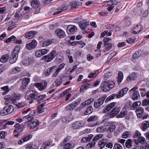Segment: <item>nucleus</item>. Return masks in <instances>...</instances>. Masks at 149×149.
Returning a JSON list of instances; mask_svg holds the SVG:
<instances>
[{
	"label": "nucleus",
	"instance_id": "nucleus-20",
	"mask_svg": "<svg viewBox=\"0 0 149 149\" xmlns=\"http://www.w3.org/2000/svg\"><path fill=\"white\" fill-rule=\"evenodd\" d=\"M57 35L60 38H62L65 36V33L64 31L61 29H58L56 31Z\"/></svg>",
	"mask_w": 149,
	"mask_h": 149
},
{
	"label": "nucleus",
	"instance_id": "nucleus-6",
	"mask_svg": "<svg viewBox=\"0 0 149 149\" xmlns=\"http://www.w3.org/2000/svg\"><path fill=\"white\" fill-rule=\"evenodd\" d=\"M78 6L77 2L75 1H73L70 2L67 6H66L64 4H62L61 10H66L70 8V9H73L76 8Z\"/></svg>",
	"mask_w": 149,
	"mask_h": 149
},
{
	"label": "nucleus",
	"instance_id": "nucleus-1",
	"mask_svg": "<svg viewBox=\"0 0 149 149\" xmlns=\"http://www.w3.org/2000/svg\"><path fill=\"white\" fill-rule=\"evenodd\" d=\"M115 86L114 82L112 81H108L102 82L101 85L102 90L104 92L109 91Z\"/></svg>",
	"mask_w": 149,
	"mask_h": 149
},
{
	"label": "nucleus",
	"instance_id": "nucleus-4",
	"mask_svg": "<svg viewBox=\"0 0 149 149\" xmlns=\"http://www.w3.org/2000/svg\"><path fill=\"white\" fill-rule=\"evenodd\" d=\"M57 52L55 50L52 51L48 54L43 56L42 60H44L46 62H49L52 61L57 55Z\"/></svg>",
	"mask_w": 149,
	"mask_h": 149
},
{
	"label": "nucleus",
	"instance_id": "nucleus-11",
	"mask_svg": "<svg viewBox=\"0 0 149 149\" xmlns=\"http://www.w3.org/2000/svg\"><path fill=\"white\" fill-rule=\"evenodd\" d=\"M142 26L140 24H137L132 30L131 32L134 34L139 33L142 30Z\"/></svg>",
	"mask_w": 149,
	"mask_h": 149
},
{
	"label": "nucleus",
	"instance_id": "nucleus-26",
	"mask_svg": "<svg viewBox=\"0 0 149 149\" xmlns=\"http://www.w3.org/2000/svg\"><path fill=\"white\" fill-rule=\"evenodd\" d=\"M9 57L10 55L8 54L3 56L1 58V62L3 63L6 62L8 61Z\"/></svg>",
	"mask_w": 149,
	"mask_h": 149
},
{
	"label": "nucleus",
	"instance_id": "nucleus-29",
	"mask_svg": "<svg viewBox=\"0 0 149 149\" xmlns=\"http://www.w3.org/2000/svg\"><path fill=\"white\" fill-rule=\"evenodd\" d=\"M30 79L28 78H24L22 80V87L23 88H25L26 87V85L28 84L29 82Z\"/></svg>",
	"mask_w": 149,
	"mask_h": 149
},
{
	"label": "nucleus",
	"instance_id": "nucleus-28",
	"mask_svg": "<svg viewBox=\"0 0 149 149\" xmlns=\"http://www.w3.org/2000/svg\"><path fill=\"white\" fill-rule=\"evenodd\" d=\"M132 141L130 139H128L125 142V145L126 148H130L132 147Z\"/></svg>",
	"mask_w": 149,
	"mask_h": 149
},
{
	"label": "nucleus",
	"instance_id": "nucleus-36",
	"mask_svg": "<svg viewBox=\"0 0 149 149\" xmlns=\"http://www.w3.org/2000/svg\"><path fill=\"white\" fill-rule=\"evenodd\" d=\"M4 99L6 100L5 102V104L12 103V101L11 99V96L10 95H8L5 96L4 97Z\"/></svg>",
	"mask_w": 149,
	"mask_h": 149
},
{
	"label": "nucleus",
	"instance_id": "nucleus-56",
	"mask_svg": "<svg viewBox=\"0 0 149 149\" xmlns=\"http://www.w3.org/2000/svg\"><path fill=\"white\" fill-rule=\"evenodd\" d=\"M81 99L79 98L74 102H73L72 103L74 106L76 107L80 103L81 101Z\"/></svg>",
	"mask_w": 149,
	"mask_h": 149
},
{
	"label": "nucleus",
	"instance_id": "nucleus-61",
	"mask_svg": "<svg viewBox=\"0 0 149 149\" xmlns=\"http://www.w3.org/2000/svg\"><path fill=\"white\" fill-rule=\"evenodd\" d=\"M40 50L42 54V56L46 54L49 52V49H40Z\"/></svg>",
	"mask_w": 149,
	"mask_h": 149
},
{
	"label": "nucleus",
	"instance_id": "nucleus-35",
	"mask_svg": "<svg viewBox=\"0 0 149 149\" xmlns=\"http://www.w3.org/2000/svg\"><path fill=\"white\" fill-rule=\"evenodd\" d=\"M45 96H46V95L45 94L38 95L36 98V100L37 101L38 103H41V101L42 100Z\"/></svg>",
	"mask_w": 149,
	"mask_h": 149
},
{
	"label": "nucleus",
	"instance_id": "nucleus-59",
	"mask_svg": "<svg viewBox=\"0 0 149 149\" xmlns=\"http://www.w3.org/2000/svg\"><path fill=\"white\" fill-rule=\"evenodd\" d=\"M32 137V136L31 134L29 135H26L25 136L23 139H24V141H26L30 139Z\"/></svg>",
	"mask_w": 149,
	"mask_h": 149
},
{
	"label": "nucleus",
	"instance_id": "nucleus-52",
	"mask_svg": "<svg viewBox=\"0 0 149 149\" xmlns=\"http://www.w3.org/2000/svg\"><path fill=\"white\" fill-rule=\"evenodd\" d=\"M130 133L129 131H127L124 133L122 135V137L123 138H126L129 137Z\"/></svg>",
	"mask_w": 149,
	"mask_h": 149
},
{
	"label": "nucleus",
	"instance_id": "nucleus-27",
	"mask_svg": "<svg viewBox=\"0 0 149 149\" xmlns=\"http://www.w3.org/2000/svg\"><path fill=\"white\" fill-rule=\"evenodd\" d=\"M20 96L19 95H17L15 93H14L13 95L11 97V99L12 101V103L14 104H15L17 102L16 101L19 99Z\"/></svg>",
	"mask_w": 149,
	"mask_h": 149
},
{
	"label": "nucleus",
	"instance_id": "nucleus-3",
	"mask_svg": "<svg viewBox=\"0 0 149 149\" xmlns=\"http://www.w3.org/2000/svg\"><path fill=\"white\" fill-rule=\"evenodd\" d=\"M20 49L19 45L16 46L14 49V50L12 52L11 55L9 60L10 62L13 64L17 60L18 57V53L19 52Z\"/></svg>",
	"mask_w": 149,
	"mask_h": 149
},
{
	"label": "nucleus",
	"instance_id": "nucleus-55",
	"mask_svg": "<svg viewBox=\"0 0 149 149\" xmlns=\"http://www.w3.org/2000/svg\"><path fill=\"white\" fill-rule=\"evenodd\" d=\"M113 149H123V147L120 144L116 143L114 145Z\"/></svg>",
	"mask_w": 149,
	"mask_h": 149
},
{
	"label": "nucleus",
	"instance_id": "nucleus-22",
	"mask_svg": "<svg viewBox=\"0 0 149 149\" xmlns=\"http://www.w3.org/2000/svg\"><path fill=\"white\" fill-rule=\"evenodd\" d=\"M94 100V99L92 98L88 99L87 100L81 104L80 106L81 107L83 108L84 106L90 104L93 102Z\"/></svg>",
	"mask_w": 149,
	"mask_h": 149
},
{
	"label": "nucleus",
	"instance_id": "nucleus-53",
	"mask_svg": "<svg viewBox=\"0 0 149 149\" xmlns=\"http://www.w3.org/2000/svg\"><path fill=\"white\" fill-rule=\"evenodd\" d=\"M41 52L40 50L36 51L35 53V55L36 56L38 57H40L42 56Z\"/></svg>",
	"mask_w": 149,
	"mask_h": 149
},
{
	"label": "nucleus",
	"instance_id": "nucleus-13",
	"mask_svg": "<svg viewBox=\"0 0 149 149\" xmlns=\"http://www.w3.org/2000/svg\"><path fill=\"white\" fill-rule=\"evenodd\" d=\"M108 142V140L106 139H102L99 141L98 145L100 149H102Z\"/></svg>",
	"mask_w": 149,
	"mask_h": 149
},
{
	"label": "nucleus",
	"instance_id": "nucleus-12",
	"mask_svg": "<svg viewBox=\"0 0 149 149\" xmlns=\"http://www.w3.org/2000/svg\"><path fill=\"white\" fill-rule=\"evenodd\" d=\"M128 90V88H125L120 90L117 94V98H119L123 97L127 93Z\"/></svg>",
	"mask_w": 149,
	"mask_h": 149
},
{
	"label": "nucleus",
	"instance_id": "nucleus-5",
	"mask_svg": "<svg viewBox=\"0 0 149 149\" xmlns=\"http://www.w3.org/2000/svg\"><path fill=\"white\" fill-rule=\"evenodd\" d=\"M14 110L13 107L10 105L5 107L3 110L0 112V114L2 116H4L10 114Z\"/></svg>",
	"mask_w": 149,
	"mask_h": 149
},
{
	"label": "nucleus",
	"instance_id": "nucleus-19",
	"mask_svg": "<svg viewBox=\"0 0 149 149\" xmlns=\"http://www.w3.org/2000/svg\"><path fill=\"white\" fill-rule=\"evenodd\" d=\"M55 42L56 40L54 39L47 40L43 43L42 46L43 47H46L51 44L54 43Z\"/></svg>",
	"mask_w": 149,
	"mask_h": 149
},
{
	"label": "nucleus",
	"instance_id": "nucleus-60",
	"mask_svg": "<svg viewBox=\"0 0 149 149\" xmlns=\"http://www.w3.org/2000/svg\"><path fill=\"white\" fill-rule=\"evenodd\" d=\"M144 106H147L149 105V99H144L142 102Z\"/></svg>",
	"mask_w": 149,
	"mask_h": 149
},
{
	"label": "nucleus",
	"instance_id": "nucleus-38",
	"mask_svg": "<svg viewBox=\"0 0 149 149\" xmlns=\"http://www.w3.org/2000/svg\"><path fill=\"white\" fill-rule=\"evenodd\" d=\"M39 122L37 120H35L34 121L32 122L31 124V128H33L38 126Z\"/></svg>",
	"mask_w": 149,
	"mask_h": 149
},
{
	"label": "nucleus",
	"instance_id": "nucleus-30",
	"mask_svg": "<svg viewBox=\"0 0 149 149\" xmlns=\"http://www.w3.org/2000/svg\"><path fill=\"white\" fill-rule=\"evenodd\" d=\"M102 122L103 123L104 126L106 127H109L110 125L113 124V122L110 121L107 119L103 120Z\"/></svg>",
	"mask_w": 149,
	"mask_h": 149
},
{
	"label": "nucleus",
	"instance_id": "nucleus-24",
	"mask_svg": "<svg viewBox=\"0 0 149 149\" xmlns=\"http://www.w3.org/2000/svg\"><path fill=\"white\" fill-rule=\"evenodd\" d=\"M36 33L35 31H30L25 34V37L28 39H30L32 38Z\"/></svg>",
	"mask_w": 149,
	"mask_h": 149
},
{
	"label": "nucleus",
	"instance_id": "nucleus-62",
	"mask_svg": "<svg viewBox=\"0 0 149 149\" xmlns=\"http://www.w3.org/2000/svg\"><path fill=\"white\" fill-rule=\"evenodd\" d=\"M143 148L144 149H149V142L144 143L143 146Z\"/></svg>",
	"mask_w": 149,
	"mask_h": 149
},
{
	"label": "nucleus",
	"instance_id": "nucleus-33",
	"mask_svg": "<svg viewBox=\"0 0 149 149\" xmlns=\"http://www.w3.org/2000/svg\"><path fill=\"white\" fill-rule=\"evenodd\" d=\"M104 52L109 50L112 47V45L111 43H108L104 44Z\"/></svg>",
	"mask_w": 149,
	"mask_h": 149
},
{
	"label": "nucleus",
	"instance_id": "nucleus-25",
	"mask_svg": "<svg viewBox=\"0 0 149 149\" xmlns=\"http://www.w3.org/2000/svg\"><path fill=\"white\" fill-rule=\"evenodd\" d=\"M149 127V122L148 121H144L141 125L142 129L143 131H145Z\"/></svg>",
	"mask_w": 149,
	"mask_h": 149
},
{
	"label": "nucleus",
	"instance_id": "nucleus-41",
	"mask_svg": "<svg viewBox=\"0 0 149 149\" xmlns=\"http://www.w3.org/2000/svg\"><path fill=\"white\" fill-rule=\"evenodd\" d=\"M140 96L139 94L138 91L135 92L134 93L133 95H132V100H135L138 99V97Z\"/></svg>",
	"mask_w": 149,
	"mask_h": 149
},
{
	"label": "nucleus",
	"instance_id": "nucleus-49",
	"mask_svg": "<svg viewBox=\"0 0 149 149\" xmlns=\"http://www.w3.org/2000/svg\"><path fill=\"white\" fill-rule=\"evenodd\" d=\"M37 112L38 113H41L44 112V108L41 106H39L37 107Z\"/></svg>",
	"mask_w": 149,
	"mask_h": 149
},
{
	"label": "nucleus",
	"instance_id": "nucleus-58",
	"mask_svg": "<svg viewBox=\"0 0 149 149\" xmlns=\"http://www.w3.org/2000/svg\"><path fill=\"white\" fill-rule=\"evenodd\" d=\"M97 119V117L96 116H91L90 117H89L88 119H87V121L88 122H90V121H93L95 120H96Z\"/></svg>",
	"mask_w": 149,
	"mask_h": 149
},
{
	"label": "nucleus",
	"instance_id": "nucleus-64",
	"mask_svg": "<svg viewBox=\"0 0 149 149\" xmlns=\"http://www.w3.org/2000/svg\"><path fill=\"white\" fill-rule=\"evenodd\" d=\"M35 146L31 144H28L26 146L27 149H36L34 148Z\"/></svg>",
	"mask_w": 149,
	"mask_h": 149
},
{
	"label": "nucleus",
	"instance_id": "nucleus-45",
	"mask_svg": "<svg viewBox=\"0 0 149 149\" xmlns=\"http://www.w3.org/2000/svg\"><path fill=\"white\" fill-rule=\"evenodd\" d=\"M127 111L126 110L122 111L117 116H118L119 118H123L127 114Z\"/></svg>",
	"mask_w": 149,
	"mask_h": 149
},
{
	"label": "nucleus",
	"instance_id": "nucleus-17",
	"mask_svg": "<svg viewBox=\"0 0 149 149\" xmlns=\"http://www.w3.org/2000/svg\"><path fill=\"white\" fill-rule=\"evenodd\" d=\"M36 112L35 110H33L31 111L28 115H25V116H24L23 118L27 119H30L31 120H32L34 118L33 116L35 115Z\"/></svg>",
	"mask_w": 149,
	"mask_h": 149
},
{
	"label": "nucleus",
	"instance_id": "nucleus-47",
	"mask_svg": "<svg viewBox=\"0 0 149 149\" xmlns=\"http://www.w3.org/2000/svg\"><path fill=\"white\" fill-rule=\"evenodd\" d=\"M16 38L15 36H13L10 38L7 39L5 40V42L6 43H8L12 40H14Z\"/></svg>",
	"mask_w": 149,
	"mask_h": 149
},
{
	"label": "nucleus",
	"instance_id": "nucleus-32",
	"mask_svg": "<svg viewBox=\"0 0 149 149\" xmlns=\"http://www.w3.org/2000/svg\"><path fill=\"white\" fill-rule=\"evenodd\" d=\"M99 72L98 70H96L94 72H90L88 75V78H93L95 77L98 74Z\"/></svg>",
	"mask_w": 149,
	"mask_h": 149
},
{
	"label": "nucleus",
	"instance_id": "nucleus-39",
	"mask_svg": "<svg viewBox=\"0 0 149 149\" xmlns=\"http://www.w3.org/2000/svg\"><path fill=\"white\" fill-rule=\"evenodd\" d=\"M33 61V58H26L25 61L23 63H24V65H28L30 64Z\"/></svg>",
	"mask_w": 149,
	"mask_h": 149
},
{
	"label": "nucleus",
	"instance_id": "nucleus-18",
	"mask_svg": "<svg viewBox=\"0 0 149 149\" xmlns=\"http://www.w3.org/2000/svg\"><path fill=\"white\" fill-rule=\"evenodd\" d=\"M15 129L14 131V133H20L23 130V126L22 125H20L19 123L16 124L15 126Z\"/></svg>",
	"mask_w": 149,
	"mask_h": 149
},
{
	"label": "nucleus",
	"instance_id": "nucleus-10",
	"mask_svg": "<svg viewBox=\"0 0 149 149\" xmlns=\"http://www.w3.org/2000/svg\"><path fill=\"white\" fill-rule=\"evenodd\" d=\"M120 108L119 107H116L113 108L109 115L111 118H113L115 117L120 111Z\"/></svg>",
	"mask_w": 149,
	"mask_h": 149
},
{
	"label": "nucleus",
	"instance_id": "nucleus-7",
	"mask_svg": "<svg viewBox=\"0 0 149 149\" xmlns=\"http://www.w3.org/2000/svg\"><path fill=\"white\" fill-rule=\"evenodd\" d=\"M106 97L107 96L105 95L101 97L97 101H95L94 104V107L95 108H99L103 104Z\"/></svg>",
	"mask_w": 149,
	"mask_h": 149
},
{
	"label": "nucleus",
	"instance_id": "nucleus-14",
	"mask_svg": "<svg viewBox=\"0 0 149 149\" xmlns=\"http://www.w3.org/2000/svg\"><path fill=\"white\" fill-rule=\"evenodd\" d=\"M89 22H86L85 21H81L79 22V26L81 29L85 30L89 25Z\"/></svg>",
	"mask_w": 149,
	"mask_h": 149
},
{
	"label": "nucleus",
	"instance_id": "nucleus-46",
	"mask_svg": "<svg viewBox=\"0 0 149 149\" xmlns=\"http://www.w3.org/2000/svg\"><path fill=\"white\" fill-rule=\"evenodd\" d=\"M95 142L94 141H93L91 143H88L86 146V147L87 148H91L95 146Z\"/></svg>",
	"mask_w": 149,
	"mask_h": 149
},
{
	"label": "nucleus",
	"instance_id": "nucleus-43",
	"mask_svg": "<svg viewBox=\"0 0 149 149\" xmlns=\"http://www.w3.org/2000/svg\"><path fill=\"white\" fill-rule=\"evenodd\" d=\"M123 75L122 73H118V78L117 79V82L118 84L120 83L123 80Z\"/></svg>",
	"mask_w": 149,
	"mask_h": 149
},
{
	"label": "nucleus",
	"instance_id": "nucleus-16",
	"mask_svg": "<svg viewBox=\"0 0 149 149\" xmlns=\"http://www.w3.org/2000/svg\"><path fill=\"white\" fill-rule=\"evenodd\" d=\"M82 124L81 121H76L72 124V127L74 129H79L82 127Z\"/></svg>",
	"mask_w": 149,
	"mask_h": 149
},
{
	"label": "nucleus",
	"instance_id": "nucleus-37",
	"mask_svg": "<svg viewBox=\"0 0 149 149\" xmlns=\"http://www.w3.org/2000/svg\"><path fill=\"white\" fill-rule=\"evenodd\" d=\"M14 104L18 109L19 108L22 107L26 105L25 103L24 102H17Z\"/></svg>",
	"mask_w": 149,
	"mask_h": 149
},
{
	"label": "nucleus",
	"instance_id": "nucleus-31",
	"mask_svg": "<svg viewBox=\"0 0 149 149\" xmlns=\"http://www.w3.org/2000/svg\"><path fill=\"white\" fill-rule=\"evenodd\" d=\"M31 6L33 8L38 7L40 6V2L37 0H33L31 3Z\"/></svg>",
	"mask_w": 149,
	"mask_h": 149
},
{
	"label": "nucleus",
	"instance_id": "nucleus-42",
	"mask_svg": "<svg viewBox=\"0 0 149 149\" xmlns=\"http://www.w3.org/2000/svg\"><path fill=\"white\" fill-rule=\"evenodd\" d=\"M93 111L92 107L90 106L84 112V114L85 115H88L91 113Z\"/></svg>",
	"mask_w": 149,
	"mask_h": 149
},
{
	"label": "nucleus",
	"instance_id": "nucleus-44",
	"mask_svg": "<svg viewBox=\"0 0 149 149\" xmlns=\"http://www.w3.org/2000/svg\"><path fill=\"white\" fill-rule=\"evenodd\" d=\"M50 142H45L42 145L40 149H47V147L50 146Z\"/></svg>",
	"mask_w": 149,
	"mask_h": 149
},
{
	"label": "nucleus",
	"instance_id": "nucleus-51",
	"mask_svg": "<svg viewBox=\"0 0 149 149\" xmlns=\"http://www.w3.org/2000/svg\"><path fill=\"white\" fill-rule=\"evenodd\" d=\"M102 136V134H98L95 136L93 139V141H94L95 142L97 141L101 138Z\"/></svg>",
	"mask_w": 149,
	"mask_h": 149
},
{
	"label": "nucleus",
	"instance_id": "nucleus-63",
	"mask_svg": "<svg viewBox=\"0 0 149 149\" xmlns=\"http://www.w3.org/2000/svg\"><path fill=\"white\" fill-rule=\"evenodd\" d=\"M111 75V73L110 72L105 73L104 74V79L106 80L107 78H109Z\"/></svg>",
	"mask_w": 149,
	"mask_h": 149
},
{
	"label": "nucleus",
	"instance_id": "nucleus-2",
	"mask_svg": "<svg viewBox=\"0 0 149 149\" xmlns=\"http://www.w3.org/2000/svg\"><path fill=\"white\" fill-rule=\"evenodd\" d=\"M38 93L35 91H29L27 92L25 95V98L30 101L29 103L31 104L34 100L37 97Z\"/></svg>",
	"mask_w": 149,
	"mask_h": 149
},
{
	"label": "nucleus",
	"instance_id": "nucleus-23",
	"mask_svg": "<svg viewBox=\"0 0 149 149\" xmlns=\"http://www.w3.org/2000/svg\"><path fill=\"white\" fill-rule=\"evenodd\" d=\"M135 112L138 117H141L144 112L143 109L141 107H139Z\"/></svg>",
	"mask_w": 149,
	"mask_h": 149
},
{
	"label": "nucleus",
	"instance_id": "nucleus-40",
	"mask_svg": "<svg viewBox=\"0 0 149 149\" xmlns=\"http://www.w3.org/2000/svg\"><path fill=\"white\" fill-rule=\"evenodd\" d=\"M116 127L115 125L114 124H113L108 127L107 129V131L108 132H113L115 130Z\"/></svg>",
	"mask_w": 149,
	"mask_h": 149
},
{
	"label": "nucleus",
	"instance_id": "nucleus-9",
	"mask_svg": "<svg viewBox=\"0 0 149 149\" xmlns=\"http://www.w3.org/2000/svg\"><path fill=\"white\" fill-rule=\"evenodd\" d=\"M67 32L68 34H72L74 33L77 31V28L75 26L69 25L67 27Z\"/></svg>",
	"mask_w": 149,
	"mask_h": 149
},
{
	"label": "nucleus",
	"instance_id": "nucleus-54",
	"mask_svg": "<svg viewBox=\"0 0 149 149\" xmlns=\"http://www.w3.org/2000/svg\"><path fill=\"white\" fill-rule=\"evenodd\" d=\"M138 141L139 143L143 144L146 141L145 139L143 137L141 136L138 138Z\"/></svg>",
	"mask_w": 149,
	"mask_h": 149
},
{
	"label": "nucleus",
	"instance_id": "nucleus-57",
	"mask_svg": "<svg viewBox=\"0 0 149 149\" xmlns=\"http://www.w3.org/2000/svg\"><path fill=\"white\" fill-rule=\"evenodd\" d=\"M134 75V74H132L129 76L127 79V81H129L130 80L134 79L135 78Z\"/></svg>",
	"mask_w": 149,
	"mask_h": 149
},
{
	"label": "nucleus",
	"instance_id": "nucleus-8",
	"mask_svg": "<svg viewBox=\"0 0 149 149\" xmlns=\"http://www.w3.org/2000/svg\"><path fill=\"white\" fill-rule=\"evenodd\" d=\"M47 85V82L45 81H43L42 83H36L35 86L38 88L39 90L41 91L46 88Z\"/></svg>",
	"mask_w": 149,
	"mask_h": 149
},
{
	"label": "nucleus",
	"instance_id": "nucleus-15",
	"mask_svg": "<svg viewBox=\"0 0 149 149\" xmlns=\"http://www.w3.org/2000/svg\"><path fill=\"white\" fill-rule=\"evenodd\" d=\"M36 45V42L35 40H32L31 42L26 44V46L28 49L31 50L35 48Z\"/></svg>",
	"mask_w": 149,
	"mask_h": 149
},
{
	"label": "nucleus",
	"instance_id": "nucleus-48",
	"mask_svg": "<svg viewBox=\"0 0 149 149\" xmlns=\"http://www.w3.org/2000/svg\"><path fill=\"white\" fill-rule=\"evenodd\" d=\"M132 24V21L131 19L127 17L126 18L125 20V24L127 26H129L130 25Z\"/></svg>",
	"mask_w": 149,
	"mask_h": 149
},
{
	"label": "nucleus",
	"instance_id": "nucleus-50",
	"mask_svg": "<svg viewBox=\"0 0 149 149\" xmlns=\"http://www.w3.org/2000/svg\"><path fill=\"white\" fill-rule=\"evenodd\" d=\"M75 107L72 103L68 105L66 107V109L67 110L70 111L73 110Z\"/></svg>",
	"mask_w": 149,
	"mask_h": 149
},
{
	"label": "nucleus",
	"instance_id": "nucleus-21",
	"mask_svg": "<svg viewBox=\"0 0 149 149\" xmlns=\"http://www.w3.org/2000/svg\"><path fill=\"white\" fill-rule=\"evenodd\" d=\"M65 65L64 63H63L59 65L58 66V68L56 69L54 73H53L52 76L53 77H56L58 74L60 70L62 69Z\"/></svg>",
	"mask_w": 149,
	"mask_h": 149
},
{
	"label": "nucleus",
	"instance_id": "nucleus-34",
	"mask_svg": "<svg viewBox=\"0 0 149 149\" xmlns=\"http://www.w3.org/2000/svg\"><path fill=\"white\" fill-rule=\"evenodd\" d=\"M62 146H63L64 148L63 149H70L73 147L74 146V144H70L69 143H67L64 145L62 144L61 145Z\"/></svg>",
	"mask_w": 149,
	"mask_h": 149
}]
</instances>
